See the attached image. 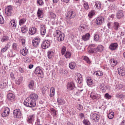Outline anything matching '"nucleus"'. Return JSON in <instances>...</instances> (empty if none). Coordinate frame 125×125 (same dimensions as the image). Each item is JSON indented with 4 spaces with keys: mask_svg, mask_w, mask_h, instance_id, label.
I'll return each mask as SVG.
<instances>
[{
    "mask_svg": "<svg viewBox=\"0 0 125 125\" xmlns=\"http://www.w3.org/2000/svg\"><path fill=\"white\" fill-rule=\"evenodd\" d=\"M50 42L47 40L44 41L42 44V47L43 49L48 48L50 46Z\"/></svg>",
    "mask_w": 125,
    "mask_h": 125,
    "instance_id": "423d86ee",
    "label": "nucleus"
},
{
    "mask_svg": "<svg viewBox=\"0 0 125 125\" xmlns=\"http://www.w3.org/2000/svg\"><path fill=\"white\" fill-rule=\"evenodd\" d=\"M10 77L11 79L12 80H14L15 79V77L14 76V75L13 72H11L10 74Z\"/></svg>",
    "mask_w": 125,
    "mask_h": 125,
    "instance_id": "69168bd1",
    "label": "nucleus"
},
{
    "mask_svg": "<svg viewBox=\"0 0 125 125\" xmlns=\"http://www.w3.org/2000/svg\"><path fill=\"white\" fill-rule=\"evenodd\" d=\"M82 58L85 61L88 63H90V61L87 57L84 56L82 57Z\"/></svg>",
    "mask_w": 125,
    "mask_h": 125,
    "instance_id": "a18cd8bd",
    "label": "nucleus"
},
{
    "mask_svg": "<svg viewBox=\"0 0 125 125\" xmlns=\"http://www.w3.org/2000/svg\"><path fill=\"white\" fill-rule=\"evenodd\" d=\"M99 87L101 89L103 90H105L106 88V86L104 85L103 83L100 84Z\"/></svg>",
    "mask_w": 125,
    "mask_h": 125,
    "instance_id": "8fccbe9b",
    "label": "nucleus"
},
{
    "mask_svg": "<svg viewBox=\"0 0 125 125\" xmlns=\"http://www.w3.org/2000/svg\"><path fill=\"white\" fill-rule=\"evenodd\" d=\"M29 97L31 99L32 101L36 104V101L38 99V96L36 94H31Z\"/></svg>",
    "mask_w": 125,
    "mask_h": 125,
    "instance_id": "9d476101",
    "label": "nucleus"
},
{
    "mask_svg": "<svg viewBox=\"0 0 125 125\" xmlns=\"http://www.w3.org/2000/svg\"><path fill=\"white\" fill-rule=\"evenodd\" d=\"M63 33H62V32L59 30H57L56 31V33L55 34V35L57 37L58 36H59L60 35L62 34Z\"/></svg>",
    "mask_w": 125,
    "mask_h": 125,
    "instance_id": "49530a36",
    "label": "nucleus"
},
{
    "mask_svg": "<svg viewBox=\"0 0 125 125\" xmlns=\"http://www.w3.org/2000/svg\"><path fill=\"white\" fill-rule=\"evenodd\" d=\"M43 13L42 10V9H39L37 12V14L38 17L42 18L43 17V16L42 15L43 14Z\"/></svg>",
    "mask_w": 125,
    "mask_h": 125,
    "instance_id": "bb28decb",
    "label": "nucleus"
},
{
    "mask_svg": "<svg viewBox=\"0 0 125 125\" xmlns=\"http://www.w3.org/2000/svg\"><path fill=\"white\" fill-rule=\"evenodd\" d=\"M10 24H11V25L13 29H15L16 28V24L14 20H11L10 21Z\"/></svg>",
    "mask_w": 125,
    "mask_h": 125,
    "instance_id": "c756f323",
    "label": "nucleus"
},
{
    "mask_svg": "<svg viewBox=\"0 0 125 125\" xmlns=\"http://www.w3.org/2000/svg\"><path fill=\"white\" fill-rule=\"evenodd\" d=\"M34 73L41 77L42 78L43 77V73L42 70L39 67H36Z\"/></svg>",
    "mask_w": 125,
    "mask_h": 125,
    "instance_id": "39448f33",
    "label": "nucleus"
},
{
    "mask_svg": "<svg viewBox=\"0 0 125 125\" xmlns=\"http://www.w3.org/2000/svg\"><path fill=\"white\" fill-rule=\"evenodd\" d=\"M26 20L25 18H23L21 19L19 21V24L20 25H21L23 24L25 22Z\"/></svg>",
    "mask_w": 125,
    "mask_h": 125,
    "instance_id": "ea45409f",
    "label": "nucleus"
},
{
    "mask_svg": "<svg viewBox=\"0 0 125 125\" xmlns=\"http://www.w3.org/2000/svg\"><path fill=\"white\" fill-rule=\"evenodd\" d=\"M74 83L73 82H70L68 83L67 85V88L68 90H73L75 88Z\"/></svg>",
    "mask_w": 125,
    "mask_h": 125,
    "instance_id": "1a4fd4ad",
    "label": "nucleus"
},
{
    "mask_svg": "<svg viewBox=\"0 0 125 125\" xmlns=\"http://www.w3.org/2000/svg\"><path fill=\"white\" fill-rule=\"evenodd\" d=\"M71 53L69 51H67L64 55V56L67 58H69L71 56Z\"/></svg>",
    "mask_w": 125,
    "mask_h": 125,
    "instance_id": "4c0bfd02",
    "label": "nucleus"
},
{
    "mask_svg": "<svg viewBox=\"0 0 125 125\" xmlns=\"http://www.w3.org/2000/svg\"><path fill=\"white\" fill-rule=\"evenodd\" d=\"M112 23L111 22H108L107 23V25L109 28H110L112 27Z\"/></svg>",
    "mask_w": 125,
    "mask_h": 125,
    "instance_id": "0e129e2a",
    "label": "nucleus"
},
{
    "mask_svg": "<svg viewBox=\"0 0 125 125\" xmlns=\"http://www.w3.org/2000/svg\"><path fill=\"white\" fill-rule=\"evenodd\" d=\"M51 114L53 117H54L56 115V111L54 109H51Z\"/></svg>",
    "mask_w": 125,
    "mask_h": 125,
    "instance_id": "864d4df0",
    "label": "nucleus"
},
{
    "mask_svg": "<svg viewBox=\"0 0 125 125\" xmlns=\"http://www.w3.org/2000/svg\"><path fill=\"white\" fill-rule=\"evenodd\" d=\"M6 84L4 82H0V88L1 89L4 88L6 86Z\"/></svg>",
    "mask_w": 125,
    "mask_h": 125,
    "instance_id": "e433bc0d",
    "label": "nucleus"
},
{
    "mask_svg": "<svg viewBox=\"0 0 125 125\" xmlns=\"http://www.w3.org/2000/svg\"><path fill=\"white\" fill-rule=\"evenodd\" d=\"M37 4L40 5H42L43 4V2L42 0H38L37 1Z\"/></svg>",
    "mask_w": 125,
    "mask_h": 125,
    "instance_id": "680f3d73",
    "label": "nucleus"
},
{
    "mask_svg": "<svg viewBox=\"0 0 125 125\" xmlns=\"http://www.w3.org/2000/svg\"><path fill=\"white\" fill-rule=\"evenodd\" d=\"M123 87V85L120 83L117 84L115 88L117 90L122 89Z\"/></svg>",
    "mask_w": 125,
    "mask_h": 125,
    "instance_id": "79ce46f5",
    "label": "nucleus"
},
{
    "mask_svg": "<svg viewBox=\"0 0 125 125\" xmlns=\"http://www.w3.org/2000/svg\"><path fill=\"white\" fill-rule=\"evenodd\" d=\"M118 73L120 76H123L125 75V70L123 67H121L118 70Z\"/></svg>",
    "mask_w": 125,
    "mask_h": 125,
    "instance_id": "6ab92c4d",
    "label": "nucleus"
},
{
    "mask_svg": "<svg viewBox=\"0 0 125 125\" xmlns=\"http://www.w3.org/2000/svg\"><path fill=\"white\" fill-rule=\"evenodd\" d=\"M22 77L21 76L17 77L15 80L16 83L18 84H20L22 81Z\"/></svg>",
    "mask_w": 125,
    "mask_h": 125,
    "instance_id": "412c9836",
    "label": "nucleus"
},
{
    "mask_svg": "<svg viewBox=\"0 0 125 125\" xmlns=\"http://www.w3.org/2000/svg\"><path fill=\"white\" fill-rule=\"evenodd\" d=\"M57 101L59 105H63L65 104V101L61 98H58L57 99Z\"/></svg>",
    "mask_w": 125,
    "mask_h": 125,
    "instance_id": "5701e85b",
    "label": "nucleus"
},
{
    "mask_svg": "<svg viewBox=\"0 0 125 125\" xmlns=\"http://www.w3.org/2000/svg\"><path fill=\"white\" fill-rule=\"evenodd\" d=\"M83 6L85 8V9L87 10L89 8V6L88 5V4L87 3H84Z\"/></svg>",
    "mask_w": 125,
    "mask_h": 125,
    "instance_id": "bf43d9fd",
    "label": "nucleus"
},
{
    "mask_svg": "<svg viewBox=\"0 0 125 125\" xmlns=\"http://www.w3.org/2000/svg\"><path fill=\"white\" fill-rule=\"evenodd\" d=\"M13 113L15 118H19L22 117V114L19 109H17L14 110L13 112Z\"/></svg>",
    "mask_w": 125,
    "mask_h": 125,
    "instance_id": "20e7f679",
    "label": "nucleus"
},
{
    "mask_svg": "<svg viewBox=\"0 0 125 125\" xmlns=\"http://www.w3.org/2000/svg\"><path fill=\"white\" fill-rule=\"evenodd\" d=\"M101 3L99 1H96L95 2V6L97 8L100 9L101 8Z\"/></svg>",
    "mask_w": 125,
    "mask_h": 125,
    "instance_id": "a19ab883",
    "label": "nucleus"
},
{
    "mask_svg": "<svg viewBox=\"0 0 125 125\" xmlns=\"http://www.w3.org/2000/svg\"><path fill=\"white\" fill-rule=\"evenodd\" d=\"M90 97L93 99H99L101 97L100 95L96 93L92 92L90 95Z\"/></svg>",
    "mask_w": 125,
    "mask_h": 125,
    "instance_id": "ddd939ff",
    "label": "nucleus"
},
{
    "mask_svg": "<svg viewBox=\"0 0 125 125\" xmlns=\"http://www.w3.org/2000/svg\"><path fill=\"white\" fill-rule=\"evenodd\" d=\"M77 108L78 110H81L83 109V107L80 104H79L77 105Z\"/></svg>",
    "mask_w": 125,
    "mask_h": 125,
    "instance_id": "e2e57ef3",
    "label": "nucleus"
},
{
    "mask_svg": "<svg viewBox=\"0 0 125 125\" xmlns=\"http://www.w3.org/2000/svg\"><path fill=\"white\" fill-rule=\"evenodd\" d=\"M34 81L33 80L31 81L30 83L29 86L30 89H33L34 86Z\"/></svg>",
    "mask_w": 125,
    "mask_h": 125,
    "instance_id": "58836bf2",
    "label": "nucleus"
},
{
    "mask_svg": "<svg viewBox=\"0 0 125 125\" xmlns=\"http://www.w3.org/2000/svg\"><path fill=\"white\" fill-rule=\"evenodd\" d=\"M35 117L34 115H31L29 116L27 120L28 122L29 123H31L34 121Z\"/></svg>",
    "mask_w": 125,
    "mask_h": 125,
    "instance_id": "aec40b11",
    "label": "nucleus"
},
{
    "mask_svg": "<svg viewBox=\"0 0 125 125\" xmlns=\"http://www.w3.org/2000/svg\"><path fill=\"white\" fill-rule=\"evenodd\" d=\"M72 18H68L67 17L66 18V21L68 24H72L73 23V21L71 19Z\"/></svg>",
    "mask_w": 125,
    "mask_h": 125,
    "instance_id": "09e8293b",
    "label": "nucleus"
},
{
    "mask_svg": "<svg viewBox=\"0 0 125 125\" xmlns=\"http://www.w3.org/2000/svg\"><path fill=\"white\" fill-rule=\"evenodd\" d=\"M89 47L90 48L89 52L92 53H96L98 52H101L103 51L104 48L103 46L101 45L95 47V45L94 44L89 45Z\"/></svg>",
    "mask_w": 125,
    "mask_h": 125,
    "instance_id": "f257e3e1",
    "label": "nucleus"
},
{
    "mask_svg": "<svg viewBox=\"0 0 125 125\" xmlns=\"http://www.w3.org/2000/svg\"><path fill=\"white\" fill-rule=\"evenodd\" d=\"M7 97L9 100L11 102L14 101L15 99V95L12 93H10L8 94Z\"/></svg>",
    "mask_w": 125,
    "mask_h": 125,
    "instance_id": "4468645a",
    "label": "nucleus"
},
{
    "mask_svg": "<svg viewBox=\"0 0 125 125\" xmlns=\"http://www.w3.org/2000/svg\"><path fill=\"white\" fill-rule=\"evenodd\" d=\"M19 72L21 73H23L24 72V69L21 67H20L19 68Z\"/></svg>",
    "mask_w": 125,
    "mask_h": 125,
    "instance_id": "338daca9",
    "label": "nucleus"
},
{
    "mask_svg": "<svg viewBox=\"0 0 125 125\" xmlns=\"http://www.w3.org/2000/svg\"><path fill=\"white\" fill-rule=\"evenodd\" d=\"M9 109L8 107L4 109L3 112L2 114V116L3 117H6L9 114Z\"/></svg>",
    "mask_w": 125,
    "mask_h": 125,
    "instance_id": "2eb2a0df",
    "label": "nucleus"
},
{
    "mask_svg": "<svg viewBox=\"0 0 125 125\" xmlns=\"http://www.w3.org/2000/svg\"><path fill=\"white\" fill-rule=\"evenodd\" d=\"M118 46V44L116 43H112L110 45L109 48L112 51L114 50L117 48Z\"/></svg>",
    "mask_w": 125,
    "mask_h": 125,
    "instance_id": "dca6fc26",
    "label": "nucleus"
},
{
    "mask_svg": "<svg viewBox=\"0 0 125 125\" xmlns=\"http://www.w3.org/2000/svg\"><path fill=\"white\" fill-rule=\"evenodd\" d=\"M64 37V34H62L60 35L59 36L57 37V40L58 41L61 42L63 41Z\"/></svg>",
    "mask_w": 125,
    "mask_h": 125,
    "instance_id": "c85d7f7f",
    "label": "nucleus"
},
{
    "mask_svg": "<svg viewBox=\"0 0 125 125\" xmlns=\"http://www.w3.org/2000/svg\"><path fill=\"white\" fill-rule=\"evenodd\" d=\"M21 53L24 56H26L28 53V50L25 47H23L22 49L20 50Z\"/></svg>",
    "mask_w": 125,
    "mask_h": 125,
    "instance_id": "a211bd4d",
    "label": "nucleus"
},
{
    "mask_svg": "<svg viewBox=\"0 0 125 125\" xmlns=\"http://www.w3.org/2000/svg\"><path fill=\"white\" fill-rule=\"evenodd\" d=\"M117 61L114 59H112L110 60V63L111 66H114L117 63Z\"/></svg>",
    "mask_w": 125,
    "mask_h": 125,
    "instance_id": "393cba45",
    "label": "nucleus"
},
{
    "mask_svg": "<svg viewBox=\"0 0 125 125\" xmlns=\"http://www.w3.org/2000/svg\"><path fill=\"white\" fill-rule=\"evenodd\" d=\"M91 115L92 120L95 122H98L100 118L99 115L97 114H93Z\"/></svg>",
    "mask_w": 125,
    "mask_h": 125,
    "instance_id": "6e6552de",
    "label": "nucleus"
},
{
    "mask_svg": "<svg viewBox=\"0 0 125 125\" xmlns=\"http://www.w3.org/2000/svg\"><path fill=\"white\" fill-rule=\"evenodd\" d=\"M36 29L35 28H30L29 30V33L31 35H33L36 33Z\"/></svg>",
    "mask_w": 125,
    "mask_h": 125,
    "instance_id": "a878e982",
    "label": "nucleus"
},
{
    "mask_svg": "<svg viewBox=\"0 0 125 125\" xmlns=\"http://www.w3.org/2000/svg\"><path fill=\"white\" fill-rule=\"evenodd\" d=\"M105 97L107 99H109L111 98V95H110L108 93L104 95Z\"/></svg>",
    "mask_w": 125,
    "mask_h": 125,
    "instance_id": "6e6d98bb",
    "label": "nucleus"
},
{
    "mask_svg": "<svg viewBox=\"0 0 125 125\" xmlns=\"http://www.w3.org/2000/svg\"><path fill=\"white\" fill-rule=\"evenodd\" d=\"M12 8L10 6H8L5 9V12L6 15L8 16L11 15Z\"/></svg>",
    "mask_w": 125,
    "mask_h": 125,
    "instance_id": "9b49d317",
    "label": "nucleus"
},
{
    "mask_svg": "<svg viewBox=\"0 0 125 125\" xmlns=\"http://www.w3.org/2000/svg\"><path fill=\"white\" fill-rule=\"evenodd\" d=\"M53 54V52L51 51H49L48 52V56L49 58H52Z\"/></svg>",
    "mask_w": 125,
    "mask_h": 125,
    "instance_id": "37998d69",
    "label": "nucleus"
},
{
    "mask_svg": "<svg viewBox=\"0 0 125 125\" xmlns=\"http://www.w3.org/2000/svg\"><path fill=\"white\" fill-rule=\"evenodd\" d=\"M83 122V124L85 125H90L89 121L87 119H84Z\"/></svg>",
    "mask_w": 125,
    "mask_h": 125,
    "instance_id": "c03bdc74",
    "label": "nucleus"
},
{
    "mask_svg": "<svg viewBox=\"0 0 125 125\" xmlns=\"http://www.w3.org/2000/svg\"><path fill=\"white\" fill-rule=\"evenodd\" d=\"M29 97L25 99L24 102V104L27 107H33L36 105L34 103Z\"/></svg>",
    "mask_w": 125,
    "mask_h": 125,
    "instance_id": "f03ea898",
    "label": "nucleus"
},
{
    "mask_svg": "<svg viewBox=\"0 0 125 125\" xmlns=\"http://www.w3.org/2000/svg\"><path fill=\"white\" fill-rule=\"evenodd\" d=\"M9 40V37L8 36H4L2 37L1 41L2 42L7 41Z\"/></svg>",
    "mask_w": 125,
    "mask_h": 125,
    "instance_id": "7c9ffc66",
    "label": "nucleus"
},
{
    "mask_svg": "<svg viewBox=\"0 0 125 125\" xmlns=\"http://www.w3.org/2000/svg\"><path fill=\"white\" fill-rule=\"evenodd\" d=\"M4 22V20L2 16L0 15V24H3Z\"/></svg>",
    "mask_w": 125,
    "mask_h": 125,
    "instance_id": "4d7b16f0",
    "label": "nucleus"
},
{
    "mask_svg": "<svg viewBox=\"0 0 125 125\" xmlns=\"http://www.w3.org/2000/svg\"><path fill=\"white\" fill-rule=\"evenodd\" d=\"M10 42H8L6 45L5 47L7 49H8L10 47Z\"/></svg>",
    "mask_w": 125,
    "mask_h": 125,
    "instance_id": "774afa93",
    "label": "nucleus"
},
{
    "mask_svg": "<svg viewBox=\"0 0 125 125\" xmlns=\"http://www.w3.org/2000/svg\"><path fill=\"white\" fill-rule=\"evenodd\" d=\"M21 30L22 33H25L28 30V29L26 27H24L21 28Z\"/></svg>",
    "mask_w": 125,
    "mask_h": 125,
    "instance_id": "de8ad7c7",
    "label": "nucleus"
},
{
    "mask_svg": "<svg viewBox=\"0 0 125 125\" xmlns=\"http://www.w3.org/2000/svg\"><path fill=\"white\" fill-rule=\"evenodd\" d=\"M90 36V34L88 33H87L82 36V39L84 41H86L89 39Z\"/></svg>",
    "mask_w": 125,
    "mask_h": 125,
    "instance_id": "4be33fe9",
    "label": "nucleus"
},
{
    "mask_svg": "<svg viewBox=\"0 0 125 125\" xmlns=\"http://www.w3.org/2000/svg\"><path fill=\"white\" fill-rule=\"evenodd\" d=\"M76 13L74 11L71 10L68 11L66 15V17L68 18H73L76 15Z\"/></svg>",
    "mask_w": 125,
    "mask_h": 125,
    "instance_id": "7ed1b4c3",
    "label": "nucleus"
},
{
    "mask_svg": "<svg viewBox=\"0 0 125 125\" xmlns=\"http://www.w3.org/2000/svg\"><path fill=\"white\" fill-rule=\"evenodd\" d=\"M123 11L122 10H118L116 14V17L117 19H120L124 16Z\"/></svg>",
    "mask_w": 125,
    "mask_h": 125,
    "instance_id": "f3484780",
    "label": "nucleus"
},
{
    "mask_svg": "<svg viewBox=\"0 0 125 125\" xmlns=\"http://www.w3.org/2000/svg\"><path fill=\"white\" fill-rule=\"evenodd\" d=\"M86 82L87 85L89 86L93 84L92 80L91 78L89 77L87 78Z\"/></svg>",
    "mask_w": 125,
    "mask_h": 125,
    "instance_id": "cd10ccee",
    "label": "nucleus"
},
{
    "mask_svg": "<svg viewBox=\"0 0 125 125\" xmlns=\"http://www.w3.org/2000/svg\"><path fill=\"white\" fill-rule=\"evenodd\" d=\"M119 27L120 25L119 24L118 22H114V27L115 30H117Z\"/></svg>",
    "mask_w": 125,
    "mask_h": 125,
    "instance_id": "2f4dec72",
    "label": "nucleus"
},
{
    "mask_svg": "<svg viewBox=\"0 0 125 125\" xmlns=\"http://www.w3.org/2000/svg\"><path fill=\"white\" fill-rule=\"evenodd\" d=\"M114 115V113L113 112H112L108 114V116L109 119H111L113 118Z\"/></svg>",
    "mask_w": 125,
    "mask_h": 125,
    "instance_id": "f704fd0d",
    "label": "nucleus"
},
{
    "mask_svg": "<svg viewBox=\"0 0 125 125\" xmlns=\"http://www.w3.org/2000/svg\"><path fill=\"white\" fill-rule=\"evenodd\" d=\"M99 39V35L96 34L94 35V41H98Z\"/></svg>",
    "mask_w": 125,
    "mask_h": 125,
    "instance_id": "5fc2aeb1",
    "label": "nucleus"
},
{
    "mask_svg": "<svg viewBox=\"0 0 125 125\" xmlns=\"http://www.w3.org/2000/svg\"><path fill=\"white\" fill-rule=\"evenodd\" d=\"M55 89L54 87H52L50 89V96L52 97L53 96L54 94Z\"/></svg>",
    "mask_w": 125,
    "mask_h": 125,
    "instance_id": "473e14b6",
    "label": "nucleus"
},
{
    "mask_svg": "<svg viewBox=\"0 0 125 125\" xmlns=\"http://www.w3.org/2000/svg\"><path fill=\"white\" fill-rule=\"evenodd\" d=\"M76 64L74 62H71L69 64V67L71 69H73L74 68Z\"/></svg>",
    "mask_w": 125,
    "mask_h": 125,
    "instance_id": "c9c22d12",
    "label": "nucleus"
},
{
    "mask_svg": "<svg viewBox=\"0 0 125 125\" xmlns=\"http://www.w3.org/2000/svg\"><path fill=\"white\" fill-rule=\"evenodd\" d=\"M12 48L14 50H17L18 48V45L16 43H13L12 45Z\"/></svg>",
    "mask_w": 125,
    "mask_h": 125,
    "instance_id": "3c124183",
    "label": "nucleus"
},
{
    "mask_svg": "<svg viewBox=\"0 0 125 125\" xmlns=\"http://www.w3.org/2000/svg\"><path fill=\"white\" fill-rule=\"evenodd\" d=\"M96 74L97 75L100 76L103 75V73L101 71H98L96 73Z\"/></svg>",
    "mask_w": 125,
    "mask_h": 125,
    "instance_id": "052dcab7",
    "label": "nucleus"
},
{
    "mask_svg": "<svg viewBox=\"0 0 125 125\" xmlns=\"http://www.w3.org/2000/svg\"><path fill=\"white\" fill-rule=\"evenodd\" d=\"M40 41L39 38H35L32 41L33 46L35 47L38 46L39 44Z\"/></svg>",
    "mask_w": 125,
    "mask_h": 125,
    "instance_id": "f8f14e48",
    "label": "nucleus"
},
{
    "mask_svg": "<svg viewBox=\"0 0 125 125\" xmlns=\"http://www.w3.org/2000/svg\"><path fill=\"white\" fill-rule=\"evenodd\" d=\"M104 18L103 17L100 16L97 18L96 20V23L97 25H101L104 22Z\"/></svg>",
    "mask_w": 125,
    "mask_h": 125,
    "instance_id": "0eeeda50",
    "label": "nucleus"
},
{
    "mask_svg": "<svg viewBox=\"0 0 125 125\" xmlns=\"http://www.w3.org/2000/svg\"><path fill=\"white\" fill-rule=\"evenodd\" d=\"M74 91H73V93L75 95H78V92H79L82 91L83 90V89L79 90H78L76 88H75L74 89Z\"/></svg>",
    "mask_w": 125,
    "mask_h": 125,
    "instance_id": "72a5a7b5",
    "label": "nucleus"
},
{
    "mask_svg": "<svg viewBox=\"0 0 125 125\" xmlns=\"http://www.w3.org/2000/svg\"><path fill=\"white\" fill-rule=\"evenodd\" d=\"M94 13H95L94 11H91L89 12L88 15V16L90 18H91L94 15Z\"/></svg>",
    "mask_w": 125,
    "mask_h": 125,
    "instance_id": "603ef678",
    "label": "nucleus"
},
{
    "mask_svg": "<svg viewBox=\"0 0 125 125\" xmlns=\"http://www.w3.org/2000/svg\"><path fill=\"white\" fill-rule=\"evenodd\" d=\"M66 50V48L65 47L63 46L61 50V53L62 55H63L65 53Z\"/></svg>",
    "mask_w": 125,
    "mask_h": 125,
    "instance_id": "13d9d810",
    "label": "nucleus"
},
{
    "mask_svg": "<svg viewBox=\"0 0 125 125\" xmlns=\"http://www.w3.org/2000/svg\"><path fill=\"white\" fill-rule=\"evenodd\" d=\"M45 25L42 26L41 29V32L42 35H45L46 32V28L45 27Z\"/></svg>",
    "mask_w": 125,
    "mask_h": 125,
    "instance_id": "b1692460",
    "label": "nucleus"
}]
</instances>
